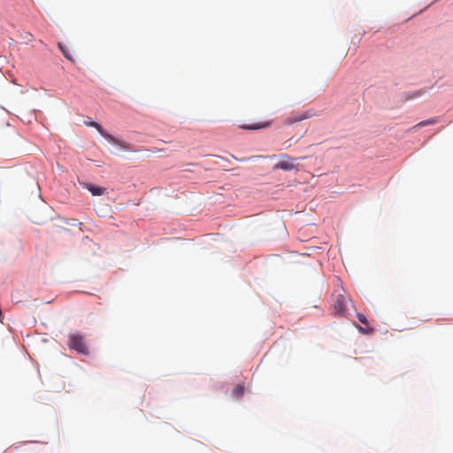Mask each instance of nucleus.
I'll return each instance as SVG.
<instances>
[{"mask_svg": "<svg viewBox=\"0 0 453 453\" xmlns=\"http://www.w3.org/2000/svg\"><path fill=\"white\" fill-rule=\"evenodd\" d=\"M334 296V303H333V310L335 314H341L345 315L346 310H347V303L350 301L349 298H348L344 295V290L341 289L339 291H335V293L333 295Z\"/></svg>", "mask_w": 453, "mask_h": 453, "instance_id": "nucleus-1", "label": "nucleus"}, {"mask_svg": "<svg viewBox=\"0 0 453 453\" xmlns=\"http://www.w3.org/2000/svg\"><path fill=\"white\" fill-rule=\"evenodd\" d=\"M89 126L95 127L99 132V134L104 138H105L109 142H111L112 144H115V145H119L122 149L127 150V147L125 142H123L121 141H119L118 139H116L112 135H111L108 133H106L105 130L97 122L92 121V122L89 123Z\"/></svg>", "mask_w": 453, "mask_h": 453, "instance_id": "nucleus-2", "label": "nucleus"}, {"mask_svg": "<svg viewBox=\"0 0 453 453\" xmlns=\"http://www.w3.org/2000/svg\"><path fill=\"white\" fill-rule=\"evenodd\" d=\"M68 346L72 349H75L79 353H86L87 348L83 337L79 334H72L69 336Z\"/></svg>", "mask_w": 453, "mask_h": 453, "instance_id": "nucleus-3", "label": "nucleus"}, {"mask_svg": "<svg viewBox=\"0 0 453 453\" xmlns=\"http://www.w3.org/2000/svg\"><path fill=\"white\" fill-rule=\"evenodd\" d=\"M282 160H280L279 163H277L275 165H274V169H281V170H285V171H290V170H293L296 168V165L294 164L295 161H297V160H300V159H303L305 158V157H292L287 154L283 155L282 156Z\"/></svg>", "mask_w": 453, "mask_h": 453, "instance_id": "nucleus-4", "label": "nucleus"}, {"mask_svg": "<svg viewBox=\"0 0 453 453\" xmlns=\"http://www.w3.org/2000/svg\"><path fill=\"white\" fill-rule=\"evenodd\" d=\"M314 115H315V113L311 110H308V111H302V112H295V113H292L289 117H288L284 120V123L286 125H292L294 123L300 122L302 120L311 118Z\"/></svg>", "mask_w": 453, "mask_h": 453, "instance_id": "nucleus-5", "label": "nucleus"}, {"mask_svg": "<svg viewBox=\"0 0 453 453\" xmlns=\"http://www.w3.org/2000/svg\"><path fill=\"white\" fill-rule=\"evenodd\" d=\"M84 187L93 195V196H104L107 194V188L104 187L96 186L94 184L86 183Z\"/></svg>", "mask_w": 453, "mask_h": 453, "instance_id": "nucleus-6", "label": "nucleus"}, {"mask_svg": "<svg viewBox=\"0 0 453 453\" xmlns=\"http://www.w3.org/2000/svg\"><path fill=\"white\" fill-rule=\"evenodd\" d=\"M426 92V90H425V89H418V90H416L414 92H411V91L405 92L403 95V101H409V100L415 99L417 97L421 96Z\"/></svg>", "mask_w": 453, "mask_h": 453, "instance_id": "nucleus-7", "label": "nucleus"}, {"mask_svg": "<svg viewBox=\"0 0 453 453\" xmlns=\"http://www.w3.org/2000/svg\"><path fill=\"white\" fill-rule=\"evenodd\" d=\"M270 122H264V123H257L254 125H242L240 126L241 128L245 130H257L261 128H265L270 126Z\"/></svg>", "mask_w": 453, "mask_h": 453, "instance_id": "nucleus-8", "label": "nucleus"}, {"mask_svg": "<svg viewBox=\"0 0 453 453\" xmlns=\"http://www.w3.org/2000/svg\"><path fill=\"white\" fill-rule=\"evenodd\" d=\"M232 393L235 397L242 396L244 393V385L242 383L235 385L232 390Z\"/></svg>", "mask_w": 453, "mask_h": 453, "instance_id": "nucleus-9", "label": "nucleus"}, {"mask_svg": "<svg viewBox=\"0 0 453 453\" xmlns=\"http://www.w3.org/2000/svg\"><path fill=\"white\" fill-rule=\"evenodd\" d=\"M437 122V119L435 118H432V119H426V120H423V121H420L419 123H418L414 128L418 127H425V126H427V125H434Z\"/></svg>", "mask_w": 453, "mask_h": 453, "instance_id": "nucleus-10", "label": "nucleus"}, {"mask_svg": "<svg viewBox=\"0 0 453 453\" xmlns=\"http://www.w3.org/2000/svg\"><path fill=\"white\" fill-rule=\"evenodd\" d=\"M357 319L364 325H366L368 323L365 316H364L363 314H357Z\"/></svg>", "mask_w": 453, "mask_h": 453, "instance_id": "nucleus-11", "label": "nucleus"}, {"mask_svg": "<svg viewBox=\"0 0 453 453\" xmlns=\"http://www.w3.org/2000/svg\"><path fill=\"white\" fill-rule=\"evenodd\" d=\"M58 47H59V49L61 50V51H62V53H63V55H64L65 57H69V55H68V53H67V51H66V50H65V46H64L61 42H59V43H58Z\"/></svg>", "mask_w": 453, "mask_h": 453, "instance_id": "nucleus-12", "label": "nucleus"}, {"mask_svg": "<svg viewBox=\"0 0 453 453\" xmlns=\"http://www.w3.org/2000/svg\"><path fill=\"white\" fill-rule=\"evenodd\" d=\"M31 37H32V35L29 33H27V35H25V37L23 39L27 40V41H30Z\"/></svg>", "mask_w": 453, "mask_h": 453, "instance_id": "nucleus-13", "label": "nucleus"}, {"mask_svg": "<svg viewBox=\"0 0 453 453\" xmlns=\"http://www.w3.org/2000/svg\"><path fill=\"white\" fill-rule=\"evenodd\" d=\"M364 34H365V31H364V30H362V31H360V32H359V35H360V36L364 35Z\"/></svg>", "mask_w": 453, "mask_h": 453, "instance_id": "nucleus-14", "label": "nucleus"}]
</instances>
